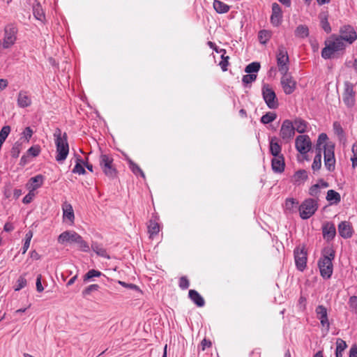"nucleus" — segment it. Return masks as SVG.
<instances>
[{"label":"nucleus","mask_w":357,"mask_h":357,"mask_svg":"<svg viewBox=\"0 0 357 357\" xmlns=\"http://www.w3.org/2000/svg\"><path fill=\"white\" fill-rule=\"evenodd\" d=\"M44 177L41 174H38L29 179L33 190L40 188L43 183Z\"/></svg>","instance_id":"72a5a7b5"},{"label":"nucleus","mask_w":357,"mask_h":357,"mask_svg":"<svg viewBox=\"0 0 357 357\" xmlns=\"http://www.w3.org/2000/svg\"><path fill=\"white\" fill-rule=\"evenodd\" d=\"M263 98L270 109H276L278 107V101L276 94L268 84H264L262 86Z\"/></svg>","instance_id":"1a4fd4ad"},{"label":"nucleus","mask_w":357,"mask_h":357,"mask_svg":"<svg viewBox=\"0 0 357 357\" xmlns=\"http://www.w3.org/2000/svg\"><path fill=\"white\" fill-rule=\"evenodd\" d=\"M62 208L63 211V219L68 220L73 223L75 219V215L72 205L68 202H64Z\"/></svg>","instance_id":"a878e982"},{"label":"nucleus","mask_w":357,"mask_h":357,"mask_svg":"<svg viewBox=\"0 0 357 357\" xmlns=\"http://www.w3.org/2000/svg\"><path fill=\"white\" fill-rule=\"evenodd\" d=\"M26 283H27V282H26V280L24 278V276H23V275L20 276L19 278L17 279V280L16 282V284L14 287L15 291H20V289H22V288L26 287Z\"/></svg>","instance_id":"49530a36"},{"label":"nucleus","mask_w":357,"mask_h":357,"mask_svg":"<svg viewBox=\"0 0 357 357\" xmlns=\"http://www.w3.org/2000/svg\"><path fill=\"white\" fill-rule=\"evenodd\" d=\"M295 146L296 150L302 155L303 160H310L307 153L311 149L312 142L308 135H298L295 141Z\"/></svg>","instance_id":"423d86ee"},{"label":"nucleus","mask_w":357,"mask_h":357,"mask_svg":"<svg viewBox=\"0 0 357 357\" xmlns=\"http://www.w3.org/2000/svg\"><path fill=\"white\" fill-rule=\"evenodd\" d=\"M276 57L279 71L281 74H286L289 70V56L287 49L283 45L278 47Z\"/></svg>","instance_id":"6e6552de"},{"label":"nucleus","mask_w":357,"mask_h":357,"mask_svg":"<svg viewBox=\"0 0 357 357\" xmlns=\"http://www.w3.org/2000/svg\"><path fill=\"white\" fill-rule=\"evenodd\" d=\"M338 231L340 235L344 238H350L353 232L350 223L346 221L341 222L339 224Z\"/></svg>","instance_id":"412c9836"},{"label":"nucleus","mask_w":357,"mask_h":357,"mask_svg":"<svg viewBox=\"0 0 357 357\" xmlns=\"http://www.w3.org/2000/svg\"><path fill=\"white\" fill-rule=\"evenodd\" d=\"M294 259L297 269L301 271L306 267L307 263V252L303 246H298L294 249Z\"/></svg>","instance_id":"9b49d317"},{"label":"nucleus","mask_w":357,"mask_h":357,"mask_svg":"<svg viewBox=\"0 0 357 357\" xmlns=\"http://www.w3.org/2000/svg\"><path fill=\"white\" fill-rule=\"evenodd\" d=\"M22 135H23V137L25 138V139L29 142V139H31V137H32V135H33V130L32 129L30 128V127H26L23 132L22 133Z\"/></svg>","instance_id":"13d9d810"},{"label":"nucleus","mask_w":357,"mask_h":357,"mask_svg":"<svg viewBox=\"0 0 357 357\" xmlns=\"http://www.w3.org/2000/svg\"><path fill=\"white\" fill-rule=\"evenodd\" d=\"M261 68L259 62H252L249 63L245 68V72L248 74H255L257 73Z\"/></svg>","instance_id":"4c0bfd02"},{"label":"nucleus","mask_w":357,"mask_h":357,"mask_svg":"<svg viewBox=\"0 0 357 357\" xmlns=\"http://www.w3.org/2000/svg\"><path fill=\"white\" fill-rule=\"evenodd\" d=\"M21 149H22V142H20L19 141L16 142L13 144V146L11 149V151H10L11 156L14 158H18L19 155L20 153Z\"/></svg>","instance_id":"79ce46f5"},{"label":"nucleus","mask_w":357,"mask_h":357,"mask_svg":"<svg viewBox=\"0 0 357 357\" xmlns=\"http://www.w3.org/2000/svg\"><path fill=\"white\" fill-rule=\"evenodd\" d=\"M40 153V148L39 146H33L30 147L27 151L26 153L28 155H32L33 157L38 156Z\"/></svg>","instance_id":"864d4df0"},{"label":"nucleus","mask_w":357,"mask_h":357,"mask_svg":"<svg viewBox=\"0 0 357 357\" xmlns=\"http://www.w3.org/2000/svg\"><path fill=\"white\" fill-rule=\"evenodd\" d=\"M299 202L294 198H287L285 200L284 211L287 215L294 214L298 212Z\"/></svg>","instance_id":"a211bd4d"},{"label":"nucleus","mask_w":357,"mask_h":357,"mask_svg":"<svg viewBox=\"0 0 357 357\" xmlns=\"http://www.w3.org/2000/svg\"><path fill=\"white\" fill-rule=\"evenodd\" d=\"M33 197L34 194L30 191L26 195L24 196L22 199V202L25 204H29L32 202Z\"/></svg>","instance_id":"0e129e2a"},{"label":"nucleus","mask_w":357,"mask_h":357,"mask_svg":"<svg viewBox=\"0 0 357 357\" xmlns=\"http://www.w3.org/2000/svg\"><path fill=\"white\" fill-rule=\"evenodd\" d=\"M271 167L275 173L281 174L284 171L285 162L284 155L274 157L271 160Z\"/></svg>","instance_id":"6ab92c4d"},{"label":"nucleus","mask_w":357,"mask_h":357,"mask_svg":"<svg viewBox=\"0 0 357 357\" xmlns=\"http://www.w3.org/2000/svg\"><path fill=\"white\" fill-rule=\"evenodd\" d=\"M213 8L218 13L223 14L227 13L230 7L221 1L214 0Z\"/></svg>","instance_id":"7c9ffc66"},{"label":"nucleus","mask_w":357,"mask_h":357,"mask_svg":"<svg viewBox=\"0 0 357 357\" xmlns=\"http://www.w3.org/2000/svg\"><path fill=\"white\" fill-rule=\"evenodd\" d=\"M80 235L73 231H66L61 233L58 238L60 243H77L79 239Z\"/></svg>","instance_id":"f3484780"},{"label":"nucleus","mask_w":357,"mask_h":357,"mask_svg":"<svg viewBox=\"0 0 357 357\" xmlns=\"http://www.w3.org/2000/svg\"><path fill=\"white\" fill-rule=\"evenodd\" d=\"M353 157L351 158L353 167L357 166V142L352 146Z\"/></svg>","instance_id":"5fc2aeb1"},{"label":"nucleus","mask_w":357,"mask_h":357,"mask_svg":"<svg viewBox=\"0 0 357 357\" xmlns=\"http://www.w3.org/2000/svg\"><path fill=\"white\" fill-rule=\"evenodd\" d=\"M83 166H84L83 160L81 158L80 156L77 157L76 164H75L74 168L73 169L72 172L74 174H78L79 175L85 174L86 170Z\"/></svg>","instance_id":"2f4dec72"},{"label":"nucleus","mask_w":357,"mask_h":357,"mask_svg":"<svg viewBox=\"0 0 357 357\" xmlns=\"http://www.w3.org/2000/svg\"><path fill=\"white\" fill-rule=\"evenodd\" d=\"M328 17L327 12H321L319 15L320 25L326 33H329L331 31V26L328 22Z\"/></svg>","instance_id":"c756f323"},{"label":"nucleus","mask_w":357,"mask_h":357,"mask_svg":"<svg viewBox=\"0 0 357 357\" xmlns=\"http://www.w3.org/2000/svg\"><path fill=\"white\" fill-rule=\"evenodd\" d=\"M211 345H212L211 342L208 340H206V338H204L201 342V347H202V351H204L206 348L211 347Z\"/></svg>","instance_id":"338daca9"},{"label":"nucleus","mask_w":357,"mask_h":357,"mask_svg":"<svg viewBox=\"0 0 357 357\" xmlns=\"http://www.w3.org/2000/svg\"><path fill=\"white\" fill-rule=\"evenodd\" d=\"M328 139L326 133H321L319 135L316 144V155L314 158V170H318L321 167L322 151H324V164L326 169L330 172L335 169V146L333 143L328 142Z\"/></svg>","instance_id":"f257e3e1"},{"label":"nucleus","mask_w":357,"mask_h":357,"mask_svg":"<svg viewBox=\"0 0 357 357\" xmlns=\"http://www.w3.org/2000/svg\"><path fill=\"white\" fill-rule=\"evenodd\" d=\"M333 130L335 134L339 136H342L343 135V129L338 122H335L333 123Z\"/></svg>","instance_id":"bf43d9fd"},{"label":"nucleus","mask_w":357,"mask_h":357,"mask_svg":"<svg viewBox=\"0 0 357 357\" xmlns=\"http://www.w3.org/2000/svg\"><path fill=\"white\" fill-rule=\"evenodd\" d=\"M127 160L129 165V168L134 174H140L142 177H145L144 173L136 163H135L131 159L129 158Z\"/></svg>","instance_id":"e433bc0d"},{"label":"nucleus","mask_w":357,"mask_h":357,"mask_svg":"<svg viewBox=\"0 0 357 357\" xmlns=\"http://www.w3.org/2000/svg\"><path fill=\"white\" fill-rule=\"evenodd\" d=\"M350 308L357 312V296H353L350 297L349 301Z\"/></svg>","instance_id":"4d7b16f0"},{"label":"nucleus","mask_w":357,"mask_h":357,"mask_svg":"<svg viewBox=\"0 0 357 357\" xmlns=\"http://www.w3.org/2000/svg\"><path fill=\"white\" fill-rule=\"evenodd\" d=\"M269 151L273 158L283 155L281 153L282 146L278 143V139L276 137H273L270 139Z\"/></svg>","instance_id":"aec40b11"},{"label":"nucleus","mask_w":357,"mask_h":357,"mask_svg":"<svg viewBox=\"0 0 357 357\" xmlns=\"http://www.w3.org/2000/svg\"><path fill=\"white\" fill-rule=\"evenodd\" d=\"M316 318L320 321L321 332L326 335L330 330L328 309L323 305H318L315 309Z\"/></svg>","instance_id":"0eeeda50"},{"label":"nucleus","mask_w":357,"mask_h":357,"mask_svg":"<svg viewBox=\"0 0 357 357\" xmlns=\"http://www.w3.org/2000/svg\"><path fill=\"white\" fill-rule=\"evenodd\" d=\"M280 135L282 139L286 142H288L293 138L295 135V130L291 121L286 119L283 121L280 128Z\"/></svg>","instance_id":"f8f14e48"},{"label":"nucleus","mask_w":357,"mask_h":357,"mask_svg":"<svg viewBox=\"0 0 357 357\" xmlns=\"http://www.w3.org/2000/svg\"><path fill=\"white\" fill-rule=\"evenodd\" d=\"M342 100H343V102H344V104L347 107H351L352 106H354V102H355V99H354V92H353V90L351 88L347 87L345 89V91L343 93Z\"/></svg>","instance_id":"bb28decb"},{"label":"nucleus","mask_w":357,"mask_h":357,"mask_svg":"<svg viewBox=\"0 0 357 357\" xmlns=\"http://www.w3.org/2000/svg\"><path fill=\"white\" fill-rule=\"evenodd\" d=\"M188 296L190 299L197 306L203 307L205 305L204 298L195 289H190L188 291Z\"/></svg>","instance_id":"b1692460"},{"label":"nucleus","mask_w":357,"mask_h":357,"mask_svg":"<svg viewBox=\"0 0 357 357\" xmlns=\"http://www.w3.org/2000/svg\"><path fill=\"white\" fill-rule=\"evenodd\" d=\"M346 44L342 38L333 36L326 42V47L322 50L321 56L324 59H330L333 55L340 51L344 50Z\"/></svg>","instance_id":"20e7f679"},{"label":"nucleus","mask_w":357,"mask_h":357,"mask_svg":"<svg viewBox=\"0 0 357 357\" xmlns=\"http://www.w3.org/2000/svg\"><path fill=\"white\" fill-rule=\"evenodd\" d=\"M221 61L219 63V66L221 67V69L223 72L227 70V67L229 65V56H225V54L221 53Z\"/></svg>","instance_id":"a18cd8bd"},{"label":"nucleus","mask_w":357,"mask_h":357,"mask_svg":"<svg viewBox=\"0 0 357 357\" xmlns=\"http://www.w3.org/2000/svg\"><path fill=\"white\" fill-rule=\"evenodd\" d=\"M178 286L183 290H185L189 287L190 282L186 276H182L180 278Z\"/></svg>","instance_id":"603ef678"},{"label":"nucleus","mask_w":357,"mask_h":357,"mask_svg":"<svg viewBox=\"0 0 357 357\" xmlns=\"http://www.w3.org/2000/svg\"><path fill=\"white\" fill-rule=\"evenodd\" d=\"M336 230L333 224L326 223L323 227V236L325 239L330 241L333 239L335 235Z\"/></svg>","instance_id":"393cba45"},{"label":"nucleus","mask_w":357,"mask_h":357,"mask_svg":"<svg viewBox=\"0 0 357 357\" xmlns=\"http://www.w3.org/2000/svg\"><path fill=\"white\" fill-rule=\"evenodd\" d=\"M76 243L78 245L81 250L84 252L89 251L90 248L89 244L83 239V238L81 236Z\"/></svg>","instance_id":"3c124183"},{"label":"nucleus","mask_w":357,"mask_h":357,"mask_svg":"<svg viewBox=\"0 0 357 357\" xmlns=\"http://www.w3.org/2000/svg\"><path fill=\"white\" fill-rule=\"evenodd\" d=\"M277 118V115L274 112H267L264 114L261 118V122L264 124H268L273 121H275Z\"/></svg>","instance_id":"a19ab883"},{"label":"nucleus","mask_w":357,"mask_h":357,"mask_svg":"<svg viewBox=\"0 0 357 357\" xmlns=\"http://www.w3.org/2000/svg\"><path fill=\"white\" fill-rule=\"evenodd\" d=\"M100 289V286L97 284H93L86 287L82 292L83 297H86L90 295L92 292L98 291Z\"/></svg>","instance_id":"c03bdc74"},{"label":"nucleus","mask_w":357,"mask_h":357,"mask_svg":"<svg viewBox=\"0 0 357 357\" xmlns=\"http://www.w3.org/2000/svg\"><path fill=\"white\" fill-rule=\"evenodd\" d=\"M335 252L332 246L325 247L321 250V257L317 262V266L321 276L325 280L331 278L333 274V266L332 261L335 258Z\"/></svg>","instance_id":"f03ea898"},{"label":"nucleus","mask_w":357,"mask_h":357,"mask_svg":"<svg viewBox=\"0 0 357 357\" xmlns=\"http://www.w3.org/2000/svg\"><path fill=\"white\" fill-rule=\"evenodd\" d=\"M294 130L299 133L305 132L307 128V122L302 119H296L293 123Z\"/></svg>","instance_id":"c9c22d12"},{"label":"nucleus","mask_w":357,"mask_h":357,"mask_svg":"<svg viewBox=\"0 0 357 357\" xmlns=\"http://www.w3.org/2000/svg\"><path fill=\"white\" fill-rule=\"evenodd\" d=\"M99 165L104 174L109 179H114L118 176V170L114 164V159L108 154H101L99 158Z\"/></svg>","instance_id":"39448f33"},{"label":"nucleus","mask_w":357,"mask_h":357,"mask_svg":"<svg viewBox=\"0 0 357 357\" xmlns=\"http://www.w3.org/2000/svg\"><path fill=\"white\" fill-rule=\"evenodd\" d=\"M340 32V35L338 37L342 38V41L348 44L353 43L357 38L354 29L349 25L342 26Z\"/></svg>","instance_id":"ddd939ff"},{"label":"nucleus","mask_w":357,"mask_h":357,"mask_svg":"<svg viewBox=\"0 0 357 357\" xmlns=\"http://www.w3.org/2000/svg\"><path fill=\"white\" fill-rule=\"evenodd\" d=\"M10 132L9 126H4L0 130V149Z\"/></svg>","instance_id":"ea45409f"},{"label":"nucleus","mask_w":357,"mask_h":357,"mask_svg":"<svg viewBox=\"0 0 357 357\" xmlns=\"http://www.w3.org/2000/svg\"><path fill=\"white\" fill-rule=\"evenodd\" d=\"M148 231L151 236L158 234L160 231V226L158 223L151 220L148 226Z\"/></svg>","instance_id":"37998d69"},{"label":"nucleus","mask_w":357,"mask_h":357,"mask_svg":"<svg viewBox=\"0 0 357 357\" xmlns=\"http://www.w3.org/2000/svg\"><path fill=\"white\" fill-rule=\"evenodd\" d=\"M54 137L56 151V160L61 163L66 159L69 153L68 135L66 132L62 134L61 129L57 128L54 133Z\"/></svg>","instance_id":"7ed1b4c3"},{"label":"nucleus","mask_w":357,"mask_h":357,"mask_svg":"<svg viewBox=\"0 0 357 357\" xmlns=\"http://www.w3.org/2000/svg\"><path fill=\"white\" fill-rule=\"evenodd\" d=\"M100 275H102V273L100 271L95 269H91L84 275L83 280L84 282H87L93 278L100 277Z\"/></svg>","instance_id":"58836bf2"},{"label":"nucleus","mask_w":357,"mask_h":357,"mask_svg":"<svg viewBox=\"0 0 357 357\" xmlns=\"http://www.w3.org/2000/svg\"><path fill=\"white\" fill-rule=\"evenodd\" d=\"M281 84L282 86L284 92L286 94H291L294 92L296 87V82L294 81L291 76L286 74H282L281 78Z\"/></svg>","instance_id":"2eb2a0df"},{"label":"nucleus","mask_w":357,"mask_h":357,"mask_svg":"<svg viewBox=\"0 0 357 357\" xmlns=\"http://www.w3.org/2000/svg\"><path fill=\"white\" fill-rule=\"evenodd\" d=\"M282 13L280 6L277 3L272 4L271 22L274 26H278L282 22Z\"/></svg>","instance_id":"dca6fc26"},{"label":"nucleus","mask_w":357,"mask_h":357,"mask_svg":"<svg viewBox=\"0 0 357 357\" xmlns=\"http://www.w3.org/2000/svg\"><path fill=\"white\" fill-rule=\"evenodd\" d=\"M257 79V75L256 74H248L245 75H243L242 77V82L245 86H247L249 84H251L252 82H255Z\"/></svg>","instance_id":"de8ad7c7"},{"label":"nucleus","mask_w":357,"mask_h":357,"mask_svg":"<svg viewBox=\"0 0 357 357\" xmlns=\"http://www.w3.org/2000/svg\"><path fill=\"white\" fill-rule=\"evenodd\" d=\"M31 237L32 235L31 234L30 237H28L25 239L23 247L22 248V254H25L28 248H29Z\"/></svg>","instance_id":"e2e57ef3"},{"label":"nucleus","mask_w":357,"mask_h":357,"mask_svg":"<svg viewBox=\"0 0 357 357\" xmlns=\"http://www.w3.org/2000/svg\"><path fill=\"white\" fill-rule=\"evenodd\" d=\"M41 280H42V275L40 274H39L37 275L36 282V290L38 292H42L44 290V288L42 285Z\"/></svg>","instance_id":"052dcab7"},{"label":"nucleus","mask_w":357,"mask_h":357,"mask_svg":"<svg viewBox=\"0 0 357 357\" xmlns=\"http://www.w3.org/2000/svg\"><path fill=\"white\" fill-rule=\"evenodd\" d=\"M33 14L35 18L42 22L45 20V15L40 3H37L33 6Z\"/></svg>","instance_id":"cd10ccee"},{"label":"nucleus","mask_w":357,"mask_h":357,"mask_svg":"<svg viewBox=\"0 0 357 357\" xmlns=\"http://www.w3.org/2000/svg\"><path fill=\"white\" fill-rule=\"evenodd\" d=\"M299 215L303 220H306L312 216V198L304 200L298 207Z\"/></svg>","instance_id":"4468645a"},{"label":"nucleus","mask_w":357,"mask_h":357,"mask_svg":"<svg viewBox=\"0 0 357 357\" xmlns=\"http://www.w3.org/2000/svg\"><path fill=\"white\" fill-rule=\"evenodd\" d=\"M349 357H357V344H354L351 347Z\"/></svg>","instance_id":"774afa93"},{"label":"nucleus","mask_w":357,"mask_h":357,"mask_svg":"<svg viewBox=\"0 0 357 357\" xmlns=\"http://www.w3.org/2000/svg\"><path fill=\"white\" fill-rule=\"evenodd\" d=\"M91 248L93 250V252H95L97 255L103 257L106 253V250L97 243H93L91 244Z\"/></svg>","instance_id":"8fccbe9b"},{"label":"nucleus","mask_w":357,"mask_h":357,"mask_svg":"<svg viewBox=\"0 0 357 357\" xmlns=\"http://www.w3.org/2000/svg\"><path fill=\"white\" fill-rule=\"evenodd\" d=\"M307 179L308 175L306 170L300 169L294 173L292 182L295 185H301L303 184Z\"/></svg>","instance_id":"4be33fe9"},{"label":"nucleus","mask_w":357,"mask_h":357,"mask_svg":"<svg viewBox=\"0 0 357 357\" xmlns=\"http://www.w3.org/2000/svg\"><path fill=\"white\" fill-rule=\"evenodd\" d=\"M272 36V33L271 31L263 29L259 31L258 33V38L261 44H266L267 42L270 40Z\"/></svg>","instance_id":"f704fd0d"},{"label":"nucleus","mask_w":357,"mask_h":357,"mask_svg":"<svg viewBox=\"0 0 357 357\" xmlns=\"http://www.w3.org/2000/svg\"><path fill=\"white\" fill-rule=\"evenodd\" d=\"M119 284H121L122 287H124L126 288H128V289H132V290H135V291H140V289H139V287L137 286L136 284H131V283H126V282H123V281H119Z\"/></svg>","instance_id":"6e6d98bb"},{"label":"nucleus","mask_w":357,"mask_h":357,"mask_svg":"<svg viewBox=\"0 0 357 357\" xmlns=\"http://www.w3.org/2000/svg\"><path fill=\"white\" fill-rule=\"evenodd\" d=\"M309 33L308 27L303 24L298 25L294 31L295 36L298 38H305L309 36Z\"/></svg>","instance_id":"c85d7f7f"},{"label":"nucleus","mask_w":357,"mask_h":357,"mask_svg":"<svg viewBox=\"0 0 357 357\" xmlns=\"http://www.w3.org/2000/svg\"><path fill=\"white\" fill-rule=\"evenodd\" d=\"M326 199L332 204H338L341 200V197L337 192L329 190L327 192Z\"/></svg>","instance_id":"473e14b6"},{"label":"nucleus","mask_w":357,"mask_h":357,"mask_svg":"<svg viewBox=\"0 0 357 357\" xmlns=\"http://www.w3.org/2000/svg\"><path fill=\"white\" fill-rule=\"evenodd\" d=\"M4 31L3 46L4 48H9L17 39V28L15 24H9L6 26Z\"/></svg>","instance_id":"9d476101"},{"label":"nucleus","mask_w":357,"mask_h":357,"mask_svg":"<svg viewBox=\"0 0 357 357\" xmlns=\"http://www.w3.org/2000/svg\"><path fill=\"white\" fill-rule=\"evenodd\" d=\"M347 347V344L346 342L340 338H337L336 340V351L339 353H342L346 348Z\"/></svg>","instance_id":"09e8293b"},{"label":"nucleus","mask_w":357,"mask_h":357,"mask_svg":"<svg viewBox=\"0 0 357 357\" xmlns=\"http://www.w3.org/2000/svg\"><path fill=\"white\" fill-rule=\"evenodd\" d=\"M208 45L212 48L214 51H215L217 53H219V54H221V53H223V54H226V50L225 49H221V48H219L217 47V45L211 42V41H208Z\"/></svg>","instance_id":"680f3d73"},{"label":"nucleus","mask_w":357,"mask_h":357,"mask_svg":"<svg viewBox=\"0 0 357 357\" xmlns=\"http://www.w3.org/2000/svg\"><path fill=\"white\" fill-rule=\"evenodd\" d=\"M328 187V183L324 181V180H319L317 183L314 184V190L316 189V188H326Z\"/></svg>","instance_id":"69168bd1"},{"label":"nucleus","mask_w":357,"mask_h":357,"mask_svg":"<svg viewBox=\"0 0 357 357\" xmlns=\"http://www.w3.org/2000/svg\"><path fill=\"white\" fill-rule=\"evenodd\" d=\"M31 105V99L26 91H20L17 96V105L21 108H25Z\"/></svg>","instance_id":"5701e85b"}]
</instances>
